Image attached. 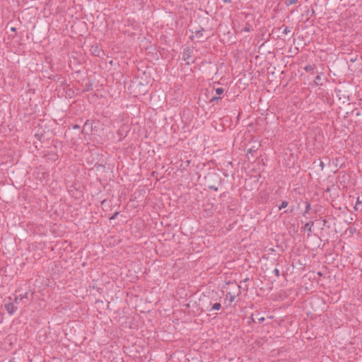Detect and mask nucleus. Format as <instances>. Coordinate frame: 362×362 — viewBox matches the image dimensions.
Returning a JSON list of instances; mask_svg holds the SVG:
<instances>
[{"instance_id":"1","label":"nucleus","mask_w":362,"mask_h":362,"mask_svg":"<svg viewBox=\"0 0 362 362\" xmlns=\"http://www.w3.org/2000/svg\"><path fill=\"white\" fill-rule=\"evenodd\" d=\"M205 179L208 183V188L216 192L218 190L217 185H221L223 181L221 177L215 173H209L208 176L206 177Z\"/></svg>"},{"instance_id":"2","label":"nucleus","mask_w":362,"mask_h":362,"mask_svg":"<svg viewBox=\"0 0 362 362\" xmlns=\"http://www.w3.org/2000/svg\"><path fill=\"white\" fill-rule=\"evenodd\" d=\"M229 285L231 287V291L226 293V297L227 299H229L230 303H233L236 297L240 294L242 287L236 283H230Z\"/></svg>"},{"instance_id":"3","label":"nucleus","mask_w":362,"mask_h":362,"mask_svg":"<svg viewBox=\"0 0 362 362\" xmlns=\"http://www.w3.org/2000/svg\"><path fill=\"white\" fill-rule=\"evenodd\" d=\"M193 52L194 49L189 45L186 46L183 49L182 59L185 61L188 65L194 63V60L192 58Z\"/></svg>"},{"instance_id":"4","label":"nucleus","mask_w":362,"mask_h":362,"mask_svg":"<svg viewBox=\"0 0 362 362\" xmlns=\"http://www.w3.org/2000/svg\"><path fill=\"white\" fill-rule=\"evenodd\" d=\"M265 318L264 316L261 315L260 313H257L255 314H252L247 323L250 324L251 322L253 323H259L262 324L264 322Z\"/></svg>"},{"instance_id":"5","label":"nucleus","mask_w":362,"mask_h":362,"mask_svg":"<svg viewBox=\"0 0 362 362\" xmlns=\"http://www.w3.org/2000/svg\"><path fill=\"white\" fill-rule=\"evenodd\" d=\"M189 31L194 33L198 38H200L203 36L204 28L199 25H192Z\"/></svg>"},{"instance_id":"6","label":"nucleus","mask_w":362,"mask_h":362,"mask_svg":"<svg viewBox=\"0 0 362 362\" xmlns=\"http://www.w3.org/2000/svg\"><path fill=\"white\" fill-rule=\"evenodd\" d=\"M4 307L10 315L14 314L17 310V307L14 305L13 303H7L5 304Z\"/></svg>"},{"instance_id":"7","label":"nucleus","mask_w":362,"mask_h":362,"mask_svg":"<svg viewBox=\"0 0 362 362\" xmlns=\"http://www.w3.org/2000/svg\"><path fill=\"white\" fill-rule=\"evenodd\" d=\"M210 305H211V307L210 308H206L207 311L211 312L212 310H219L221 308V304L219 302L215 303L214 304L210 303Z\"/></svg>"},{"instance_id":"8","label":"nucleus","mask_w":362,"mask_h":362,"mask_svg":"<svg viewBox=\"0 0 362 362\" xmlns=\"http://www.w3.org/2000/svg\"><path fill=\"white\" fill-rule=\"evenodd\" d=\"M314 225V221H310L309 222H307L304 226H303V229L305 230H308V232H312V228Z\"/></svg>"},{"instance_id":"9","label":"nucleus","mask_w":362,"mask_h":362,"mask_svg":"<svg viewBox=\"0 0 362 362\" xmlns=\"http://www.w3.org/2000/svg\"><path fill=\"white\" fill-rule=\"evenodd\" d=\"M322 81H323L322 76L321 74H318L315 77L314 82L316 86H322Z\"/></svg>"},{"instance_id":"10","label":"nucleus","mask_w":362,"mask_h":362,"mask_svg":"<svg viewBox=\"0 0 362 362\" xmlns=\"http://www.w3.org/2000/svg\"><path fill=\"white\" fill-rule=\"evenodd\" d=\"M92 87H93V82L92 81H88V83H86L85 84V88L83 90V93L91 90H92Z\"/></svg>"},{"instance_id":"11","label":"nucleus","mask_w":362,"mask_h":362,"mask_svg":"<svg viewBox=\"0 0 362 362\" xmlns=\"http://www.w3.org/2000/svg\"><path fill=\"white\" fill-rule=\"evenodd\" d=\"M252 28L249 23H247L245 26L242 29L243 32H251L252 30Z\"/></svg>"},{"instance_id":"12","label":"nucleus","mask_w":362,"mask_h":362,"mask_svg":"<svg viewBox=\"0 0 362 362\" xmlns=\"http://www.w3.org/2000/svg\"><path fill=\"white\" fill-rule=\"evenodd\" d=\"M315 69V66L314 64L313 65H307L304 69L307 71V72H310V71H313L314 69Z\"/></svg>"},{"instance_id":"13","label":"nucleus","mask_w":362,"mask_h":362,"mask_svg":"<svg viewBox=\"0 0 362 362\" xmlns=\"http://www.w3.org/2000/svg\"><path fill=\"white\" fill-rule=\"evenodd\" d=\"M310 209H311L310 204L309 202H306L305 209V211L303 213V216H305V214H308Z\"/></svg>"},{"instance_id":"14","label":"nucleus","mask_w":362,"mask_h":362,"mask_svg":"<svg viewBox=\"0 0 362 362\" xmlns=\"http://www.w3.org/2000/svg\"><path fill=\"white\" fill-rule=\"evenodd\" d=\"M288 204V202L287 201H283L281 204L279 206V209L281 210L282 209L286 208Z\"/></svg>"},{"instance_id":"15","label":"nucleus","mask_w":362,"mask_h":362,"mask_svg":"<svg viewBox=\"0 0 362 362\" xmlns=\"http://www.w3.org/2000/svg\"><path fill=\"white\" fill-rule=\"evenodd\" d=\"M322 223H323V226L325 227H326L327 228L329 229L331 228V225L329 224V223L327 221V220H326L325 218H323L322 220Z\"/></svg>"},{"instance_id":"16","label":"nucleus","mask_w":362,"mask_h":362,"mask_svg":"<svg viewBox=\"0 0 362 362\" xmlns=\"http://www.w3.org/2000/svg\"><path fill=\"white\" fill-rule=\"evenodd\" d=\"M298 1V0H286L285 1V4L288 6H291L292 4H296V2Z\"/></svg>"},{"instance_id":"17","label":"nucleus","mask_w":362,"mask_h":362,"mask_svg":"<svg viewBox=\"0 0 362 362\" xmlns=\"http://www.w3.org/2000/svg\"><path fill=\"white\" fill-rule=\"evenodd\" d=\"M216 95H221L224 93V89L223 88H218L215 90Z\"/></svg>"},{"instance_id":"18","label":"nucleus","mask_w":362,"mask_h":362,"mask_svg":"<svg viewBox=\"0 0 362 362\" xmlns=\"http://www.w3.org/2000/svg\"><path fill=\"white\" fill-rule=\"evenodd\" d=\"M221 98L220 97H218L216 95L215 96H213L211 98V99L210 100V103H215V102H217L218 100H219Z\"/></svg>"},{"instance_id":"19","label":"nucleus","mask_w":362,"mask_h":362,"mask_svg":"<svg viewBox=\"0 0 362 362\" xmlns=\"http://www.w3.org/2000/svg\"><path fill=\"white\" fill-rule=\"evenodd\" d=\"M291 32V29L289 27L286 26L285 27V28L283 30V34L284 35H287L288 33H289Z\"/></svg>"},{"instance_id":"20","label":"nucleus","mask_w":362,"mask_h":362,"mask_svg":"<svg viewBox=\"0 0 362 362\" xmlns=\"http://www.w3.org/2000/svg\"><path fill=\"white\" fill-rule=\"evenodd\" d=\"M347 230H349L350 233L353 234L356 232V228L354 227H349Z\"/></svg>"},{"instance_id":"21","label":"nucleus","mask_w":362,"mask_h":362,"mask_svg":"<svg viewBox=\"0 0 362 362\" xmlns=\"http://www.w3.org/2000/svg\"><path fill=\"white\" fill-rule=\"evenodd\" d=\"M273 273L276 276H280V272L279 270L277 269V268H275L273 271Z\"/></svg>"},{"instance_id":"22","label":"nucleus","mask_w":362,"mask_h":362,"mask_svg":"<svg viewBox=\"0 0 362 362\" xmlns=\"http://www.w3.org/2000/svg\"><path fill=\"white\" fill-rule=\"evenodd\" d=\"M119 214V211H116L115 212L112 216L110 218V220H112V219H115L117 216L118 214Z\"/></svg>"},{"instance_id":"23","label":"nucleus","mask_w":362,"mask_h":362,"mask_svg":"<svg viewBox=\"0 0 362 362\" xmlns=\"http://www.w3.org/2000/svg\"><path fill=\"white\" fill-rule=\"evenodd\" d=\"M319 165L320 166L321 170H323V169H324V168H325V163H324V162H323V161H322V160H319Z\"/></svg>"},{"instance_id":"24","label":"nucleus","mask_w":362,"mask_h":362,"mask_svg":"<svg viewBox=\"0 0 362 362\" xmlns=\"http://www.w3.org/2000/svg\"><path fill=\"white\" fill-rule=\"evenodd\" d=\"M25 298H28V293H25L24 296H21V300H22Z\"/></svg>"},{"instance_id":"25","label":"nucleus","mask_w":362,"mask_h":362,"mask_svg":"<svg viewBox=\"0 0 362 362\" xmlns=\"http://www.w3.org/2000/svg\"><path fill=\"white\" fill-rule=\"evenodd\" d=\"M293 208H292V209H288L286 210L284 212H285V213H292V212H293Z\"/></svg>"},{"instance_id":"26","label":"nucleus","mask_w":362,"mask_h":362,"mask_svg":"<svg viewBox=\"0 0 362 362\" xmlns=\"http://www.w3.org/2000/svg\"><path fill=\"white\" fill-rule=\"evenodd\" d=\"M19 300H21V296H18L16 297L15 299H14V302L15 303H18V301Z\"/></svg>"},{"instance_id":"27","label":"nucleus","mask_w":362,"mask_h":362,"mask_svg":"<svg viewBox=\"0 0 362 362\" xmlns=\"http://www.w3.org/2000/svg\"><path fill=\"white\" fill-rule=\"evenodd\" d=\"M73 128L75 129H79L81 127L78 124H74L73 126Z\"/></svg>"},{"instance_id":"28","label":"nucleus","mask_w":362,"mask_h":362,"mask_svg":"<svg viewBox=\"0 0 362 362\" xmlns=\"http://www.w3.org/2000/svg\"><path fill=\"white\" fill-rule=\"evenodd\" d=\"M57 77H58V76H57V75H56V76H53L52 77H49V78H51L52 80L55 81Z\"/></svg>"},{"instance_id":"29","label":"nucleus","mask_w":362,"mask_h":362,"mask_svg":"<svg viewBox=\"0 0 362 362\" xmlns=\"http://www.w3.org/2000/svg\"><path fill=\"white\" fill-rule=\"evenodd\" d=\"M223 1L224 3H226V4H230V3H231V0H223Z\"/></svg>"},{"instance_id":"30","label":"nucleus","mask_w":362,"mask_h":362,"mask_svg":"<svg viewBox=\"0 0 362 362\" xmlns=\"http://www.w3.org/2000/svg\"><path fill=\"white\" fill-rule=\"evenodd\" d=\"M356 61V58H351V59H350V62H355Z\"/></svg>"},{"instance_id":"31","label":"nucleus","mask_w":362,"mask_h":362,"mask_svg":"<svg viewBox=\"0 0 362 362\" xmlns=\"http://www.w3.org/2000/svg\"><path fill=\"white\" fill-rule=\"evenodd\" d=\"M250 280L249 278H245L244 280H243V282H247Z\"/></svg>"},{"instance_id":"32","label":"nucleus","mask_w":362,"mask_h":362,"mask_svg":"<svg viewBox=\"0 0 362 362\" xmlns=\"http://www.w3.org/2000/svg\"><path fill=\"white\" fill-rule=\"evenodd\" d=\"M335 92L337 93V92H340V90H338V89H335Z\"/></svg>"},{"instance_id":"33","label":"nucleus","mask_w":362,"mask_h":362,"mask_svg":"<svg viewBox=\"0 0 362 362\" xmlns=\"http://www.w3.org/2000/svg\"><path fill=\"white\" fill-rule=\"evenodd\" d=\"M11 30H12V31H16V28H11Z\"/></svg>"},{"instance_id":"34","label":"nucleus","mask_w":362,"mask_h":362,"mask_svg":"<svg viewBox=\"0 0 362 362\" xmlns=\"http://www.w3.org/2000/svg\"><path fill=\"white\" fill-rule=\"evenodd\" d=\"M323 158L325 159V160H327L329 162V160L328 158Z\"/></svg>"},{"instance_id":"35","label":"nucleus","mask_w":362,"mask_h":362,"mask_svg":"<svg viewBox=\"0 0 362 362\" xmlns=\"http://www.w3.org/2000/svg\"><path fill=\"white\" fill-rule=\"evenodd\" d=\"M361 203V201H359L358 199L357 200V204H360Z\"/></svg>"},{"instance_id":"36","label":"nucleus","mask_w":362,"mask_h":362,"mask_svg":"<svg viewBox=\"0 0 362 362\" xmlns=\"http://www.w3.org/2000/svg\"><path fill=\"white\" fill-rule=\"evenodd\" d=\"M307 339L310 340V339H312V338L311 337H308Z\"/></svg>"},{"instance_id":"37","label":"nucleus","mask_w":362,"mask_h":362,"mask_svg":"<svg viewBox=\"0 0 362 362\" xmlns=\"http://www.w3.org/2000/svg\"><path fill=\"white\" fill-rule=\"evenodd\" d=\"M315 14V11L313 10L312 15Z\"/></svg>"},{"instance_id":"38","label":"nucleus","mask_w":362,"mask_h":362,"mask_svg":"<svg viewBox=\"0 0 362 362\" xmlns=\"http://www.w3.org/2000/svg\"><path fill=\"white\" fill-rule=\"evenodd\" d=\"M88 120H87V121L86 122L85 125H86V124H88Z\"/></svg>"},{"instance_id":"39","label":"nucleus","mask_w":362,"mask_h":362,"mask_svg":"<svg viewBox=\"0 0 362 362\" xmlns=\"http://www.w3.org/2000/svg\"><path fill=\"white\" fill-rule=\"evenodd\" d=\"M9 362H14V361L13 360H11V361H9Z\"/></svg>"}]
</instances>
